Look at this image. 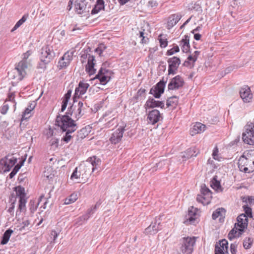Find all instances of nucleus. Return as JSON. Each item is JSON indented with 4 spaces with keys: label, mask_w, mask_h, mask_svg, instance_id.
Segmentation results:
<instances>
[{
    "label": "nucleus",
    "mask_w": 254,
    "mask_h": 254,
    "mask_svg": "<svg viewBox=\"0 0 254 254\" xmlns=\"http://www.w3.org/2000/svg\"><path fill=\"white\" fill-rule=\"evenodd\" d=\"M183 155H182L183 161H186L187 160L192 157H195L197 155L195 148H189L184 152Z\"/></svg>",
    "instance_id": "obj_28"
},
{
    "label": "nucleus",
    "mask_w": 254,
    "mask_h": 254,
    "mask_svg": "<svg viewBox=\"0 0 254 254\" xmlns=\"http://www.w3.org/2000/svg\"><path fill=\"white\" fill-rule=\"evenodd\" d=\"M77 169H78V168L76 167L74 170L73 173H72V174L70 176L71 180H74L75 179H77L80 178L81 173L80 172L78 171Z\"/></svg>",
    "instance_id": "obj_53"
},
{
    "label": "nucleus",
    "mask_w": 254,
    "mask_h": 254,
    "mask_svg": "<svg viewBox=\"0 0 254 254\" xmlns=\"http://www.w3.org/2000/svg\"><path fill=\"white\" fill-rule=\"evenodd\" d=\"M62 58H63V60H65V61L67 62L69 61V62L70 63L73 59V52H67L63 55Z\"/></svg>",
    "instance_id": "obj_52"
},
{
    "label": "nucleus",
    "mask_w": 254,
    "mask_h": 254,
    "mask_svg": "<svg viewBox=\"0 0 254 254\" xmlns=\"http://www.w3.org/2000/svg\"><path fill=\"white\" fill-rule=\"evenodd\" d=\"M88 219V215H83L76 219V224L78 225H81L83 224L85 222L87 221Z\"/></svg>",
    "instance_id": "obj_48"
},
{
    "label": "nucleus",
    "mask_w": 254,
    "mask_h": 254,
    "mask_svg": "<svg viewBox=\"0 0 254 254\" xmlns=\"http://www.w3.org/2000/svg\"><path fill=\"white\" fill-rule=\"evenodd\" d=\"M15 191L16 192V195H17L19 199L20 198H25V193L24 188L18 186L14 188Z\"/></svg>",
    "instance_id": "obj_37"
},
{
    "label": "nucleus",
    "mask_w": 254,
    "mask_h": 254,
    "mask_svg": "<svg viewBox=\"0 0 254 254\" xmlns=\"http://www.w3.org/2000/svg\"><path fill=\"white\" fill-rule=\"evenodd\" d=\"M106 63L102 64L98 74L95 77V78L98 79L100 83L103 85H105L111 79L110 74L111 71L104 67Z\"/></svg>",
    "instance_id": "obj_7"
},
{
    "label": "nucleus",
    "mask_w": 254,
    "mask_h": 254,
    "mask_svg": "<svg viewBox=\"0 0 254 254\" xmlns=\"http://www.w3.org/2000/svg\"><path fill=\"white\" fill-rule=\"evenodd\" d=\"M146 90L145 89L140 88V89H139L137 92V97H136V98H138L139 97H141L142 95H143L144 97H145L144 94Z\"/></svg>",
    "instance_id": "obj_62"
},
{
    "label": "nucleus",
    "mask_w": 254,
    "mask_h": 254,
    "mask_svg": "<svg viewBox=\"0 0 254 254\" xmlns=\"http://www.w3.org/2000/svg\"><path fill=\"white\" fill-rule=\"evenodd\" d=\"M106 47L103 44H100L99 46L95 50V51L98 53L99 56H102L103 51L106 49Z\"/></svg>",
    "instance_id": "obj_54"
},
{
    "label": "nucleus",
    "mask_w": 254,
    "mask_h": 254,
    "mask_svg": "<svg viewBox=\"0 0 254 254\" xmlns=\"http://www.w3.org/2000/svg\"><path fill=\"white\" fill-rule=\"evenodd\" d=\"M190 37L188 35H185L184 38H183L180 41V45L181 46V49L183 53H188L190 51Z\"/></svg>",
    "instance_id": "obj_25"
},
{
    "label": "nucleus",
    "mask_w": 254,
    "mask_h": 254,
    "mask_svg": "<svg viewBox=\"0 0 254 254\" xmlns=\"http://www.w3.org/2000/svg\"><path fill=\"white\" fill-rule=\"evenodd\" d=\"M29 224L30 221L28 220L23 221L21 224L22 226L20 228H19V230L20 231H22L23 229L25 228V227H27Z\"/></svg>",
    "instance_id": "obj_64"
},
{
    "label": "nucleus",
    "mask_w": 254,
    "mask_h": 254,
    "mask_svg": "<svg viewBox=\"0 0 254 254\" xmlns=\"http://www.w3.org/2000/svg\"><path fill=\"white\" fill-rule=\"evenodd\" d=\"M237 245L235 244H231L230 245V250L232 254H236L237 253Z\"/></svg>",
    "instance_id": "obj_63"
},
{
    "label": "nucleus",
    "mask_w": 254,
    "mask_h": 254,
    "mask_svg": "<svg viewBox=\"0 0 254 254\" xmlns=\"http://www.w3.org/2000/svg\"><path fill=\"white\" fill-rule=\"evenodd\" d=\"M16 162L17 158L12 154L7 155L0 160V170H1L0 171L3 173L9 172Z\"/></svg>",
    "instance_id": "obj_6"
},
{
    "label": "nucleus",
    "mask_w": 254,
    "mask_h": 254,
    "mask_svg": "<svg viewBox=\"0 0 254 254\" xmlns=\"http://www.w3.org/2000/svg\"><path fill=\"white\" fill-rule=\"evenodd\" d=\"M77 107V109L74 113V118L76 120H78L84 115V113L82 112V111L84 110L83 103L79 101L78 103Z\"/></svg>",
    "instance_id": "obj_32"
},
{
    "label": "nucleus",
    "mask_w": 254,
    "mask_h": 254,
    "mask_svg": "<svg viewBox=\"0 0 254 254\" xmlns=\"http://www.w3.org/2000/svg\"><path fill=\"white\" fill-rule=\"evenodd\" d=\"M238 166L240 171L245 173H252L254 171V161L241 155L238 159Z\"/></svg>",
    "instance_id": "obj_4"
},
{
    "label": "nucleus",
    "mask_w": 254,
    "mask_h": 254,
    "mask_svg": "<svg viewBox=\"0 0 254 254\" xmlns=\"http://www.w3.org/2000/svg\"><path fill=\"white\" fill-rule=\"evenodd\" d=\"M125 127H120L112 134L109 140L112 144H116L119 143L123 136V133L125 131Z\"/></svg>",
    "instance_id": "obj_19"
},
{
    "label": "nucleus",
    "mask_w": 254,
    "mask_h": 254,
    "mask_svg": "<svg viewBox=\"0 0 254 254\" xmlns=\"http://www.w3.org/2000/svg\"><path fill=\"white\" fill-rule=\"evenodd\" d=\"M205 125L200 123H196L193 126V130L194 133H200L205 130Z\"/></svg>",
    "instance_id": "obj_35"
},
{
    "label": "nucleus",
    "mask_w": 254,
    "mask_h": 254,
    "mask_svg": "<svg viewBox=\"0 0 254 254\" xmlns=\"http://www.w3.org/2000/svg\"><path fill=\"white\" fill-rule=\"evenodd\" d=\"M31 52L30 51H28L23 55V59L20 61L16 65L15 70L16 71L18 75V80H21L26 74L25 71L26 69L27 68V59L31 55Z\"/></svg>",
    "instance_id": "obj_5"
},
{
    "label": "nucleus",
    "mask_w": 254,
    "mask_h": 254,
    "mask_svg": "<svg viewBox=\"0 0 254 254\" xmlns=\"http://www.w3.org/2000/svg\"><path fill=\"white\" fill-rule=\"evenodd\" d=\"M224 253V252L222 249L216 244L215 247V254H223Z\"/></svg>",
    "instance_id": "obj_61"
},
{
    "label": "nucleus",
    "mask_w": 254,
    "mask_h": 254,
    "mask_svg": "<svg viewBox=\"0 0 254 254\" xmlns=\"http://www.w3.org/2000/svg\"><path fill=\"white\" fill-rule=\"evenodd\" d=\"M218 152H219V150H218V148L217 146H215L214 147V148L213 149L212 155L214 159L218 160V161H220V160L219 159V158L218 157Z\"/></svg>",
    "instance_id": "obj_59"
},
{
    "label": "nucleus",
    "mask_w": 254,
    "mask_h": 254,
    "mask_svg": "<svg viewBox=\"0 0 254 254\" xmlns=\"http://www.w3.org/2000/svg\"><path fill=\"white\" fill-rule=\"evenodd\" d=\"M208 199H208L207 197H206L205 196H204V195H203L202 194H198L196 197V200L198 202H201L203 204H204L205 203H208L207 202H205V200H208Z\"/></svg>",
    "instance_id": "obj_57"
},
{
    "label": "nucleus",
    "mask_w": 254,
    "mask_h": 254,
    "mask_svg": "<svg viewBox=\"0 0 254 254\" xmlns=\"http://www.w3.org/2000/svg\"><path fill=\"white\" fill-rule=\"evenodd\" d=\"M44 198V195H42L40 196L38 199V202L35 203V201L31 200L29 203V209L32 213H33L37 209L38 205L39 204L42 199Z\"/></svg>",
    "instance_id": "obj_33"
},
{
    "label": "nucleus",
    "mask_w": 254,
    "mask_h": 254,
    "mask_svg": "<svg viewBox=\"0 0 254 254\" xmlns=\"http://www.w3.org/2000/svg\"><path fill=\"white\" fill-rule=\"evenodd\" d=\"M75 12L78 14H82L89 12L87 8V2L85 0H76L73 4Z\"/></svg>",
    "instance_id": "obj_16"
},
{
    "label": "nucleus",
    "mask_w": 254,
    "mask_h": 254,
    "mask_svg": "<svg viewBox=\"0 0 254 254\" xmlns=\"http://www.w3.org/2000/svg\"><path fill=\"white\" fill-rule=\"evenodd\" d=\"M158 40L161 48H164L167 46L168 41L166 35L160 34L158 37Z\"/></svg>",
    "instance_id": "obj_39"
},
{
    "label": "nucleus",
    "mask_w": 254,
    "mask_h": 254,
    "mask_svg": "<svg viewBox=\"0 0 254 254\" xmlns=\"http://www.w3.org/2000/svg\"><path fill=\"white\" fill-rule=\"evenodd\" d=\"M13 232V230H11L10 229H8L5 231L1 238L0 241L1 245H4L8 243L10 236Z\"/></svg>",
    "instance_id": "obj_30"
},
{
    "label": "nucleus",
    "mask_w": 254,
    "mask_h": 254,
    "mask_svg": "<svg viewBox=\"0 0 254 254\" xmlns=\"http://www.w3.org/2000/svg\"><path fill=\"white\" fill-rule=\"evenodd\" d=\"M36 105V104L35 102H32L29 103L27 108H26L23 112L21 119V121L28 120L32 116V112L35 108Z\"/></svg>",
    "instance_id": "obj_21"
},
{
    "label": "nucleus",
    "mask_w": 254,
    "mask_h": 254,
    "mask_svg": "<svg viewBox=\"0 0 254 254\" xmlns=\"http://www.w3.org/2000/svg\"><path fill=\"white\" fill-rule=\"evenodd\" d=\"M242 138L245 143L254 145V124L247 127L246 131L242 134Z\"/></svg>",
    "instance_id": "obj_9"
},
{
    "label": "nucleus",
    "mask_w": 254,
    "mask_h": 254,
    "mask_svg": "<svg viewBox=\"0 0 254 254\" xmlns=\"http://www.w3.org/2000/svg\"><path fill=\"white\" fill-rule=\"evenodd\" d=\"M21 168V165H15L11 173L9 174V179H12Z\"/></svg>",
    "instance_id": "obj_56"
},
{
    "label": "nucleus",
    "mask_w": 254,
    "mask_h": 254,
    "mask_svg": "<svg viewBox=\"0 0 254 254\" xmlns=\"http://www.w3.org/2000/svg\"><path fill=\"white\" fill-rule=\"evenodd\" d=\"M238 231V228L236 226V224H235V227L233 228L228 234V238L230 240H232L234 238L238 237L237 232Z\"/></svg>",
    "instance_id": "obj_40"
},
{
    "label": "nucleus",
    "mask_w": 254,
    "mask_h": 254,
    "mask_svg": "<svg viewBox=\"0 0 254 254\" xmlns=\"http://www.w3.org/2000/svg\"><path fill=\"white\" fill-rule=\"evenodd\" d=\"M182 16L180 14H174L169 16L167 22V28L171 29L181 19Z\"/></svg>",
    "instance_id": "obj_23"
},
{
    "label": "nucleus",
    "mask_w": 254,
    "mask_h": 254,
    "mask_svg": "<svg viewBox=\"0 0 254 254\" xmlns=\"http://www.w3.org/2000/svg\"><path fill=\"white\" fill-rule=\"evenodd\" d=\"M200 192L202 195H204L208 199L212 197V192L211 190L206 187L205 185L201 186Z\"/></svg>",
    "instance_id": "obj_36"
},
{
    "label": "nucleus",
    "mask_w": 254,
    "mask_h": 254,
    "mask_svg": "<svg viewBox=\"0 0 254 254\" xmlns=\"http://www.w3.org/2000/svg\"><path fill=\"white\" fill-rule=\"evenodd\" d=\"M86 162L89 163V165H91L92 172H94L100 165L101 161L96 156H93L89 157Z\"/></svg>",
    "instance_id": "obj_24"
},
{
    "label": "nucleus",
    "mask_w": 254,
    "mask_h": 254,
    "mask_svg": "<svg viewBox=\"0 0 254 254\" xmlns=\"http://www.w3.org/2000/svg\"><path fill=\"white\" fill-rule=\"evenodd\" d=\"M102 10H105L104 0H97L96 4L91 11V14L92 15L97 14Z\"/></svg>",
    "instance_id": "obj_27"
},
{
    "label": "nucleus",
    "mask_w": 254,
    "mask_h": 254,
    "mask_svg": "<svg viewBox=\"0 0 254 254\" xmlns=\"http://www.w3.org/2000/svg\"><path fill=\"white\" fill-rule=\"evenodd\" d=\"M178 103V98L176 96H173L169 98L167 100L166 105L167 107H172L175 108Z\"/></svg>",
    "instance_id": "obj_34"
},
{
    "label": "nucleus",
    "mask_w": 254,
    "mask_h": 254,
    "mask_svg": "<svg viewBox=\"0 0 254 254\" xmlns=\"http://www.w3.org/2000/svg\"><path fill=\"white\" fill-rule=\"evenodd\" d=\"M26 203V200L25 198H20L19 200V205H18V210L16 212V215L19 212V214L23 210L26 209L25 204Z\"/></svg>",
    "instance_id": "obj_41"
},
{
    "label": "nucleus",
    "mask_w": 254,
    "mask_h": 254,
    "mask_svg": "<svg viewBox=\"0 0 254 254\" xmlns=\"http://www.w3.org/2000/svg\"><path fill=\"white\" fill-rule=\"evenodd\" d=\"M184 81L183 78L179 75L171 79L168 85L169 90L178 89L183 86Z\"/></svg>",
    "instance_id": "obj_14"
},
{
    "label": "nucleus",
    "mask_w": 254,
    "mask_h": 254,
    "mask_svg": "<svg viewBox=\"0 0 254 254\" xmlns=\"http://www.w3.org/2000/svg\"><path fill=\"white\" fill-rule=\"evenodd\" d=\"M244 211H245V214L248 218V217L252 218V208L248 206V205H244L243 206Z\"/></svg>",
    "instance_id": "obj_47"
},
{
    "label": "nucleus",
    "mask_w": 254,
    "mask_h": 254,
    "mask_svg": "<svg viewBox=\"0 0 254 254\" xmlns=\"http://www.w3.org/2000/svg\"><path fill=\"white\" fill-rule=\"evenodd\" d=\"M168 63V74L174 75L177 73L178 68L181 64V60L177 57L169 58L167 60Z\"/></svg>",
    "instance_id": "obj_10"
},
{
    "label": "nucleus",
    "mask_w": 254,
    "mask_h": 254,
    "mask_svg": "<svg viewBox=\"0 0 254 254\" xmlns=\"http://www.w3.org/2000/svg\"><path fill=\"white\" fill-rule=\"evenodd\" d=\"M77 198V194L76 193H73L64 199V203L65 204H69L74 202Z\"/></svg>",
    "instance_id": "obj_38"
},
{
    "label": "nucleus",
    "mask_w": 254,
    "mask_h": 254,
    "mask_svg": "<svg viewBox=\"0 0 254 254\" xmlns=\"http://www.w3.org/2000/svg\"><path fill=\"white\" fill-rule=\"evenodd\" d=\"M91 58L88 61L85 66V71L90 75L95 74L96 71V69L94 68L95 65V57H91Z\"/></svg>",
    "instance_id": "obj_22"
},
{
    "label": "nucleus",
    "mask_w": 254,
    "mask_h": 254,
    "mask_svg": "<svg viewBox=\"0 0 254 254\" xmlns=\"http://www.w3.org/2000/svg\"><path fill=\"white\" fill-rule=\"evenodd\" d=\"M88 128L85 127L77 131V134L75 136V142L78 143L80 142L82 139H84L88 135L89 131L88 130Z\"/></svg>",
    "instance_id": "obj_26"
},
{
    "label": "nucleus",
    "mask_w": 254,
    "mask_h": 254,
    "mask_svg": "<svg viewBox=\"0 0 254 254\" xmlns=\"http://www.w3.org/2000/svg\"><path fill=\"white\" fill-rule=\"evenodd\" d=\"M65 131L66 132L65 135L62 138V140L66 143H68L69 142L72 137L71 135V133L73 132L74 131H71V129H67Z\"/></svg>",
    "instance_id": "obj_43"
},
{
    "label": "nucleus",
    "mask_w": 254,
    "mask_h": 254,
    "mask_svg": "<svg viewBox=\"0 0 254 254\" xmlns=\"http://www.w3.org/2000/svg\"><path fill=\"white\" fill-rule=\"evenodd\" d=\"M144 30L139 31V37L141 38V43L142 44H147L149 42V38L147 37V33L144 32Z\"/></svg>",
    "instance_id": "obj_42"
},
{
    "label": "nucleus",
    "mask_w": 254,
    "mask_h": 254,
    "mask_svg": "<svg viewBox=\"0 0 254 254\" xmlns=\"http://www.w3.org/2000/svg\"><path fill=\"white\" fill-rule=\"evenodd\" d=\"M50 146L54 149L58 148L59 145V139L56 138H52L49 141Z\"/></svg>",
    "instance_id": "obj_55"
},
{
    "label": "nucleus",
    "mask_w": 254,
    "mask_h": 254,
    "mask_svg": "<svg viewBox=\"0 0 254 254\" xmlns=\"http://www.w3.org/2000/svg\"><path fill=\"white\" fill-rule=\"evenodd\" d=\"M219 246L224 251H226V252H228V243L226 239H223L219 241Z\"/></svg>",
    "instance_id": "obj_49"
},
{
    "label": "nucleus",
    "mask_w": 254,
    "mask_h": 254,
    "mask_svg": "<svg viewBox=\"0 0 254 254\" xmlns=\"http://www.w3.org/2000/svg\"><path fill=\"white\" fill-rule=\"evenodd\" d=\"M226 213V210L224 208L221 207L215 210L212 215V218L213 220H216L219 217H224Z\"/></svg>",
    "instance_id": "obj_31"
},
{
    "label": "nucleus",
    "mask_w": 254,
    "mask_h": 254,
    "mask_svg": "<svg viewBox=\"0 0 254 254\" xmlns=\"http://www.w3.org/2000/svg\"><path fill=\"white\" fill-rule=\"evenodd\" d=\"M244 214L239 215L237 218V223L236 226L238 227V237H240L248 227V218Z\"/></svg>",
    "instance_id": "obj_11"
},
{
    "label": "nucleus",
    "mask_w": 254,
    "mask_h": 254,
    "mask_svg": "<svg viewBox=\"0 0 254 254\" xmlns=\"http://www.w3.org/2000/svg\"><path fill=\"white\" fill-rule=\"evenodd\" d=\"M144 107L145 109L156 107H160L163 109L164 108V102L163 101H156L151 97H149L144 105Z\"/></svg>",
    "instance_id": "obj_20"
},
{
    "label": "nucleus",
    "mask_w": 254,
    "mask_h": 254,
    "mask_svg": "<svg viewBox=\"0 0 254 254\" xmlns=\"http://www.w3.org/2000/svg\"><path fill=\"white\" fill-rule=\"evenodd\" d=\"M88 49L89 51L91 50L90 48H88V49L86 50H83L80 53V61L82 64L86 63L87 59L88 61L89 59H91V57H95L94 56L91 55L88 53Z\"/></svg>",
    "instance_id": "obj_29"
},
{
    "label": "nucleus",
    "mask_w": 254,
    "mask_h": 254,
    "mask_svg": "<svg viewBox=\"0 0 254 254\" xmlns=\"http://www.w3.org/2000/svg\"><path fill=\"white\" fill-rule=\"evenodd\" d=\"M162 120L163 117L158 110H152L147 115V120L149 124L155 125Z\"/></svg>",
    "instance_id": "obj_13"
},
{
    "label": "nucleus",
    "mask_w": 254,
    "mask_h": 254,
    "mask_svg": "<svg viewBox=\"0 0 254 254\" xmlns=\"http://www.w3.org/2000/svg\"><path fill=\"white\" fill-rule=\"evenodd\" d=\"M28 17V14H24L22 18L19 19L16 23V24L19 27L21 25L24 23Z\"/></svg>",
    "instance_id": "obj_58"
},
{
    "label": "nucleus",
    "mask_w": 254,
    "mask_h": 254,
    "mask_svg": "<svg viewBox=\"0 0 254 254\" xmlns=\"http://www.w3.org/2000/svg\"><path fill=\"white\" fill-rule=\"evenodd\" d=\"M197 209L191 206L189 208L188 214L185 216L184 223L186 225L193 224L197 218Z\"/></svg>",
    "instance_id": "obj_12"
},
{
    "label": "nucleus",
    "mask_w": 254,
    "mask_h": 254,
    "mask_svg": "<svg viewBox=\"0 0 254 254\" xmlns=\"http://www.w3.org/2000/svg\"><path fill=\"white\" fill-rule=\"evenodd\" d=\"M89 86V84L83 81L79 82L78 87H76L75 90L74 95L73 97L74 102L76 101V99L77 98H79L80 96L86 93Z\"/></svg>",
    "instance_id": "obj_18"
},
{
    "label": "nucleus",
    "mask_w": 254,
    "mask_h": 254,
    "mask_svg": "<svg viewBox=\"0 0 254 254\" xmlns=\"http://www.w3.org/2000/svg\"><path fill=\"white\" fill-rule=\"evenodd\" d=\"M167 81V78L165 80L163 77L156 85L153 86L150 89L149 93L153 95L155 98H159L161 94L164 92V89Z\"/></svg>",
    "instance_id": "obj_8"
},
{
    "label": "nucleus",
    "mask_w": 254,
    "mask_h": 254,
    "mask_svg": "<svg viewBox=\"0 0 254 254\" xmlns=\"http://www.w3.org/2000/svg\"><path fill=\"white\" fill-rule=\"evenodd\" d=\"M240 95L243 102L245 103H250L253 99V94L251 92L250 88L245 85L240 89Z\"/></svg>",
    "instance_id": "obj_17"
},
{
    "label": "nucleus",
    "mask_w": 254,
    "mask_h": 254,
    "mask_svg": "<svg viewBox=\"0 0 254 254\" xmlns=\"http://www.w3.org/2000/svg\"><path fill=\"white\" fill-rule=\"evenodd\" d=\"M196 238L192 237H184L180 240V250L183 254H191L193 252Z\"/></svg>",
    "instance_id": "obj_3"
},
{
    "label": "nucleus",
    "mask_w": 254,
    "mask_h": 254,
    "mask_svg": "<svg viewBox=\"0 0 254 254\" xmlns=\"http://www.w3.org/2000/svg\"><path fill=\"white\" fill-rule=\"evenodd\" d=\"M172 48L167 50L166 55L171 56L180 51V48L178 45L174 44Z\"/></svg>",
    "instance_id": "obj_45"
},
{
    "label": "nucleus",
    "mask_w": 254,
    "mask_h": 254,
    "mask_svg": "<svg viewBox=\"0 0 254 254\" xmlns=\"http://www.w3.org/2000/svg\"><path fill=\"white\" fill-rule=\"evenodd\" d=\"M242 155L247 157V159L254 161V150H247L243 153Z\"/></svg>",
    "instance_id": "obj_44"
},
{
    "label": "nucleus",
    "mask_w": 254,
    "mask_h": 254,
    "mask_svg": "<svg viewBox=\"0 0 254 254\" xmlns=\"http://www.w3.org/2000/svg\"><path fill=\"white\" fill-rule=\"evenodd\" d=\"M56 54L52 46L46 45L43 47L41 50L40 59L37 68L45 70L47 65L55 58Z\"/></svg>",
    "instance_id": "obj_1"
},
{
    "label": "nucleus",
    "mask_w": 254,
    "mask_h": 254,
    "mask_svg": "<svg viewBox=\"0 0 254 254\" xmlns=\"http://www.w3.org/2000/svg\"><path fill=\"white\" fill-rule=\"evenodd\" d=\"M59 234V233L57 232L55 230H52L50 234V237L51 239V243H55L56 240Z\"/></svg>",
    "instance_id": "obj_51"
},
{
    "label": "nucleus",
    "mask_w": 254,
    "mask_h": 254,
    "mask_svg": "<svg viewBox=\"0 0 254 254\" xmlns=\"http://www.w3.org/2000/svg\"><path fill=\"white\" fill-rule=\"evenodd\" d=\"M158 219V220L157 218H155L150 225L145 229L144 233L145 234H155L162 229L160 218Z\"/></svg>",
    "instance_id": "obj_15"
},
{
    "label": "nucleus",
    "mask_w": 254,
    "mask_h": 254,
    "mask_svg": "<svg viewBox=\"0 0 254 254\" xmlns=\"http://www.w3.org/2000/svg\"><path fill=\"white\" fill-rule=\"evenodd\" d=\"M56 122V125L60 127L63 131L70 129H71V131H75L77 128L75 121L68 115H64L62 117L57 116Z\"/></svg>",
    "instance_id": "obj_2"
},
{
    "label": "nucleus",
    "mask_w": 254,
    "mask_h": 254,
    "mask_svg": "<svg viewBox=\"0 0 254 254\" xmlns=\"http://www.w3.org/2000/svg\"><path fill=\"white\" fill-rule=\"evenodd\" d=\"M253 240H252L250 238H248V239H246L243 242V247L245 249H250L253 243Z\"/></svg>",
    "instance_id": "obj_50"
},
{
    "label": "nucleus",
    "mask_w": 254,
    "mask_h": 254,
    "mask_svg": "<svg viewBox=\"0 0 254 254\" xmlns=\"http://www.w3.org/2000/svg\"><path fill=\"white\" fill-rule=\"evenodd\" d=\"M9 109V106L6 104H4L3 106L1 107L0 109V113L2 115H5Z\"/></svg>",
    "instance_id": "obj_60"
},
{
    "label": "nucleus",
    "mask_w": 254,
    "mask_h": 254,
    "mask_svg": "<svg viewBox=\"0 0 254 254\" xmlns=\"http://www.w3.org/2000/svg\"><path fill=\"white\" fill-rule=\"evenodd\" d=\"M70 64L69 61L67 62L65 60H63V58H61L58 62V65L59 69H62L66 67Z\"/></svg>",
    "instance_id": "obj_46"
}]
</instances>
